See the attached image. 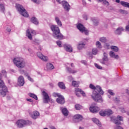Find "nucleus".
<instances>
[{
	"mask_svg": "<svg viewBox=\"0 0 129 129\" xmlns=\"http://www.w3.org/2000/svg\"><path fill=\"white\" fill-rule=\"evenodd\" d=\"M50 29L53 33L54 38H56L59 40H62L64 38L63 35L60 33V29L57 25H52L50 27Z\"/></svg>",
	"mask_w": 129,
	"mask_h": 129,
	"instance_id": "nucleus-1",
	"label": "nucleus"
},
{
	"mask_svg": "<svg viewBox=\"0 0 129 129\" xmlns=\"http://www.w3.org/2000/svg\"><path fill=\"white\" fill-rule=\"evenodd\" d=\"M13 62L18 68H24L26 65L24 59L21 57L15 58L13 59Z\"/></svg>",
	"mask_w": 129,
	"mask_h": 129,
	"instance_id": "nucleus-2",
	"label": "nucleus"
},
{
	"mask_svg": "<svg viewBox=\"0 0 129 129\" xmlns=\"http://www.w3.org/2000/svg\"><path fill=\"white\" fill-rule=\"evenodd\" d=\"M16 9H17L18 12H19L20 14H21L22 16L25 18H28V17H29V14L26 11V9H25L22 5L20 4H16Z\"/></svg>",
	"mask_w": 129,
	"mask_h": 129,
	"instance_id": "nucleus-3",
	"label": "nucleus"
},
{
	"mask_svg": "<svg viewBox=\"0 0 129 129\" xmlns=\"http://www.w3.org/2000/svg\"><path fill=\"white\" fill-rule=\"evenodd\" d=\"M0 88H2L0 92V94L3 97H5L9 91H8V88L5 86V83L3 81H0Z\"/></svg>",
	"mask_w": 129,
	"mask_h": 129,
	"instance_id": "nucleus-4",
	"label": "nucleus"
},
{
	"mask_svg": "<svg viewBox=\"0 0 129 129\" xmlns=\"http://www.w3.org/2000/svg\"><path fill=\"white\" fill-rule=\"evenodd\" d=\"M92 97L95 101L97 102H102V97L96 91L94 90L93 91V94L92 95Z\"/></svg>",
	"mask_w": 129,
	"mask_h": 129,
	"instance_id": "nucleus-5",
	"label": "nucleus"
},
{
	"mask_svg": "<svg viewBox=\"0 0 129 129\" xmlns=\"http://www.w3.org/2000/svg\"><path fill=\"white\" fill-rule=\"evenodd\" d=\"M111 120L114 121L115 124H120V121H122V117L117 116V118L115 117H110Z\"/></svg>",
	"mask_w": 129,
	"mask_h": 129,
	"instance_id": "nucleus-6",
	"label": "nucleus"
},
{
	"mask_svg": "<svg viewBox=\"0 0 129 129\" xmlns=\"http://www.w3.org/2000/svg\"><path fill=\"white\" fill-rule=\"evenodd\" d=\"M32 36H35L36 31L32 29H28L26 31V36L30 40H33V37L32 36Z\"/></svg>",
	"mask_w": 129,
	"mask_h": 129,
	"instance_id": "nucleus-7",
	"label": "nucleus"
},
{
	"mask_svg": "<svg viewBox=\"0 0 129 129\" xmlns=\"http://www.w3.org/2000/svg\"><path fill=\"white\" fill-rule=\"evenodd\" d=\"M77 29L79 30L82 33L84 32L85 35H88L89 31L88 30H86L85 27H84L83 25L81 24H79L77 25Z\"/></svg>",
	"mask_w": 129,
	"mask_h": 129,
	"instance_id": "nucleus-8",
	"label": "nucleus"
},
{
	"mask_svg": "<svg viewBox=\"0 0 129 129\" xmlns=\"http://www.w3.org/2000/svg\"><path fill=\"white\" fill-rule=\"evenodd\" d=\"M16 124L18 127H19V128L24 127V126H25V125L27 124V121L23 119L18 120L16 122Z\"/></svg>",
	"mask_w": 129,
	"mask_h": 129,
	"instance_id": "nucleus-9",
	"label": "nucleus"
},
{
	"mask_svg": "<svg viewBox=\"0 0 129 129\" xmlns=\"http://www.w3.org/2000/svg\"><path fill=\"white\" fill-rule=\"evenodd\" d=\"M42 95L44 98V103H48L50 101V97L48 93L45 92V91H42Z\"/></svg>",
	"mask_w": 129,
	"mask_h": 129,
	"instance_id": "nucleus-10",
	"label": "nucleus"
},
{
	"mask_svg": "<svg viewBox=\"0 0 129 129\" xmlns=\"http://www.w3.org/2000/svg\"><path fill=\"white\" fill-rule=\"evenodd\" d=\"M37 55L39 59H41V60L44 61V62H47L49 60L48 57L44 56L41 52H37Z\"/></svg>",
	"mask_w": 129,
	"mask_h": 129,
	"instance_id": "nucleus-11",
	"label": "nucleus"
},
{
	"mask_svg": "<svg viewBox=\"0 0 129 129\" xmlns=\"http://www.w3.org/2000/svg\"><path fill=\"white\" fill-rule=\"evenodd\" d=\"M62 5L63 9L66 11V12H69L70 10V5L68 3V2L66 1L62 2Z\"/></svg>",
	"mask_w": 129,
	"mask_h": 129,
	"instance_id": "nucleus-12",
	"label": "nucleus"
},
{
	"mask_svg": "<svg viewBox=\"0 0 129 129\" xmlns=\"http://www.w3.org/2000/svg\"><path fill=\"white\" fill-rule=\"evenodd\" d=\"M56 102L59 104H64L65 103V98L63 95H60V96L56 99Z\"/></svg>",
	"mask_w": 129,
	"mask_h": 129,
	"instance_id": "nucleus-13",
	"label": "nucleus"
},
{
	"mask_svg": "<svg viewBox=\"0 0 129 129\" xmlns=\"http://www.w3.org/2000/svg\"><path fill=\"white\" fill-rule=\"evenodd\" d=\"M25 84V81L24 80V77L21 76L18 78V85L19 86H23Z\"/></svg>",
	"mask_w": 129,
	"mask_h": 129,
	"instance_id": "nucleus-14",
	"label": "nucleus"
},
{
	"mask_svg": "<svg viewBox=\"0 0 129 129\" xmlns=\"http://www.w3.org/2000/svg\"><path fill=\"white\" fill-rule=\"evenodd\" d=\"M63 47L65 49L66 51H67V52H70V53H71V52L73 51V49L72 48V47L70 45L64 44Z\"/></svg>",
	"mask_w": 129,
	"mask_h": 129,
	"instance_id": "nucleus-15",
	"label": "nucleus"
},
{
	"mask_svg": "<svg viewBox=\"0 0 129 129\" xmlns=\"http://www.w3.org/2000/svg\"><path fill=\"white\" fill-rule=\"evenodd\" d=\"M99 108L96 106L90 107V110L91 112H93V113H96V112H98L99 111Z\"/></svg>",
	"mask_w": 129,
	"mask_h": 129,
	"instance_id": "nucleus-16",
	"label": "nucleus"
},
{
	"mask_svg": "<svg viewBox=\"0 0 129 129\" xmlns=\"http://www.w3.org/2000/svg\"><path fill=\"white\" fill-rule=\"evenodd\" d=\"M73 118L74 120H77L80 121L83 119V117H82V115L80 114H76L74 116Z\"/></svg>",
	"mask_w": 129,
	"mask_h": 129,
	"instance_id": "nucleus-17",
	"label": "nucleus"
},
{
	"mask_svg": "<svg viewBox=\"0 0 129 129\" xmlns=\"http://www.w3.org/2000/svg\"><path fill=\"white\" fill-rule=\"evenodd\" d=\"M95 90H97V91H98V93L101 94L102 95H103L104 92H103V91H102V89H101L100 86H96Z\"/></svg>",
	"mask_w": 129,
	"mask_h": 129,
	"instance_id": "nucleus-18",
	"label": "nucleus"
},
{
	"mask_svg": "<svg viewBox=\"0 0 129 129\" xmlns=\"http://www.w3.org/2000/svg\"><path fill=\"white\" fill-rule=\"evenodd\" d=\"M40 115V113L37 111H34L33 112V114L31 115V117L34 118V119H36L37 118V116H39Z\"/></svg>",
	"mask_w": 129,
	"mask_h": 129,
	"instance_id": "nucleus-19",
	"label": "nucleus"
},
{
	"mask_svg": "<svg viewBox=\"0 0 129 129\" xmlns=\"http://www.w3.org/2000/svg\"><path fill=\"white\" fill-rule=\"evenodd\" d=\"M75 92H80L81 94H82L83 96H86V94L82 90H81L80 88H76L75 89Z\"/></svg>",
	"mask_w": 129,
	"mask_h": 129,
	"instance_id": "nucleus-20",
	"label": "nucleus"
},
{
	"mask_svg": "<svg viewBox=\"0 0 129 129\" xmlns=\"http://www.w3.org/2000/svg\"><path fill=\"white\" fill-rule=\"evenodd\" d=\"M58 86L60 88V89H66V87L65 86V84L62 82H60L58 83Z\"/></svg>",
	"mask_w": 129,
	"mask_h": 129,
	"instance_id": "nucleus-21",
	"label": "nucleus"
},
{
	"mask_svg": "<svg viewBox=\"0 0 129 129\" xmlns=\"http://www.w3.org/2000/svg\"><path fill=\"white\" fill-rule=\"evenodd\" d=\"M92 120L94 123H96V124L98 125V126H101V123L100 121H99V120L96 119V118H92Z\"/></svg>",
	"mask_w": 129,
	"mask_h": 129,
	"instance_id": "nucleus-22",
	"label": "nucleus"
},
{
	"mask_svg": "<svg viewBox=\"0 0 129 129\" xmlns=\"http://www.w3.org/2000/svg\"><path fill=\"white\" fill-rule=\"evenodd\" d=\"M67 69L68 72H69V73H72V74H74V73H77V70H73L69 67H67Z\"/></svg>",
	"mask_w": 129,
	"mask_h": 129,
	"instance_id": "nucleus-23",
	"label": "nucleus"
},
{
	"mask_svg": "<svg viewBox=\"0 0 129 129\" xmlns=\"http://www.w3.org/2000/svg\"><path fill=\"white\" fill-rule=\"evenodd\" d=\"M123 29L122 28H118L115 31V33L116 35H120L121 34V32H123Z\"/></svg>",
	"mask_w": 129,
	"mask_h": 129,
	"instance_id": "nucleus-24",
	"label": "nucleus"
},
{
	"mask_svg": "<svg viewBox=\"0 0 129 129\" xmlns=\"http://www.w3.org/2000/svg\"><path fill=\"white\" fill-rule=\"evenodd\" d=\"M61 111L62 113V114H63V115H64L65 116H68V110L67 109V108H64L61 109Z\"/></svg>",
	"mask_w": 129,
	"mask_h": 129,
	"instance_id": "nucleus-25",
	"label": "nucleus"
},
{
	"mask_svg": "<svg viewBox=\"0 0 129 129\" xmlns=\"http://www.w3.org/2000/svg\"><path fill=\"white\" fill-rule=\"evenodd\" d=\"M31 21L33 24H34L35 25H38L39 24V21H38V20H37V18L36 17H32L31 19Z\"/></svg>",
	"mask_w": 129,
	"mask_h": 129,
	"instance_id": "nucleus-26",
	"label": "nucleus"
},
{
	"mask_svg": "<svg viewBox=\"0 0 129 129\" xmlns=\"http://www.w3.org/2000/svg\"><path fill=\"white\" fill-rule=\"evenodd\" d=\"M120 5L125 8H129V3L127 2H125L124 1H121L120 2Z\"/></svg>",
	"mask_w": 129,
	"mask_h": 129,
	"instance_id": "nucleus-27",
	"label": "nucleus"
},
{
	"mask_svg": "<svg viewBox=\"0 0 129 129\" xmlns=\"http://www.w3.org/2000/svg\"><path fill=\"white\" fill-rule=\"evenodd\" d=\"M55 22H56L58 26L59 27H62V22H61V21H60V19L58 17L55 18Z\"/></svg>",
	"mask_w": 129,
	"mask_h": 129,
	"instance_id": "nucleus-28",
	"label": "nucleus"
},
{
	"mask_svg": "<svg viewBox=\"0 0 129 129\" xmlns=\"http://www.w3.org/2000/svg\"><path fill=\"white\" fill-rule=\"evenodd\" d=\"M84 46H85V44L84 43H79L78 45V49L79 50H81V49H83L84 48Z\"/></svg>",
	"mask_w": 129,
	"mask_h": 129,
	"instance_id": "nucleus-29",
	"label": "nucleus"
},
{
	"mask_svg": "<svg viewBox=\"0 0 129 129\" xmlns=\"http://www.w3.org/2000/svg\"><path fill=\"white\" fill-rule=\"evenodd\" d=\"M47 69L51 70V69H54V66L51 63H47L46 65Z\"/></svg>",
	"mask_w": 129,
	"mask_h": 129,
	"instance_id": "nucleus-30",
	"label": "nucleus"
},
{
	"mask_svg": "<svg viewBox=\"0 0 129 129\" xmlns=\"http://www.w3.org/2000/svg\"><path fill=\"white\" fill-rule=\"evenodd\" d=\"M72 86L74 87H79V83L78 82H76L75 81H72Z\"/></svg>",
	"mask_w": 129,
	"mask_h": 129,
	"instance_id": "nucleus-31",
	"label": "nucleus"
},
{
	"mask_svg": "<svg viewBox=\"0 0 129 129\" xmlns=\"http://www.w3.org/2000/svg\"><path fill=\"white\" fill-rule=\"evenodd\" d=\"M29 96L30 97H32V98L35 99V100H38V97H37V95H35L34 94L30 93L29 94Z\"/></svg>",
	"mask_w": 129,
	"mask_h": 129,
	"instance_id": "nucleus-32",
	"label": "nucleus"
},
{
	"mask_svg": "<svg viewBox=\"0 0 129 129\" xmlns=\"http://www.w3.org/2000/svg\"><path fill=\"white\" fill-rule=\"evenodd\" d=\"M106 115H111L113 113V112L111 109H106Z\"/></svg>",
	"mask_w": 129,
	"mask_h": 129,
	"instance_id": "nucleus-33",
	"label": "nucleus"
},
{
	"mask_svg": "<svg viewBox=\"0 0 129 129\" xmlns=\"http://www.w3.org/2000/svg\"><path fill=\"white\" fill-rule=\"evenodd\" d=\"M110 57H112V58H117L118 57V55H115L114 54V52L112 51L110 52Z\"/></svg>",
	"mask_w": 129,
	"mask_h": 129,
	"instance_id": "nucleus-34",
	"label": "nucleus"
},
{
	"mask_svg": "<svg viewBox=\"0 0 129 129\" xmlns=\"http://www.w3.org/2000/svg\"><path fill=\"white\" fill-rule=\"evenodd\" d=\"M75 108L77 110H80L82 108V106L80 105V104H77L75 105Z\"/></svg>",
	"mask_w": 129,
	"mask_h": 129,
	"instance_id": "nucleus-35",
	"label": "nucleus"
},
{
	"mask_svg": "<svg viewBox=\"0 0 129 129\" xmlns=\"http://www.w3.org/2000/svg\"><path fill=\"white\" fill-rule=\"evenodd\" d=\"M111 50H113L114 51V52H118V47L115 46H111Z\"/></svg>",
	"mask_w": 129,
	"mask_h": 129,
	"instance_id": "nucleus-36",
	"label": "nucleus"
},
{
	"mask_svg": "<svg viewBox=\"0 0 129 129\" xmlns=\"http://www.w3.org/2000/svg\"><path fill=\"white\" fill-rule=\"evenodd\" d=\"M99 114L101 116H105V115H106V110H105V111H101L99 112Z\"/></svg>",
	"mask_w": 129,
	"mask_h": 129,
	"instance_id": "nucleus-37",
	"label": "nucleus"
},
{
	"mask_svg": "<svg viewBox=\"0 0 129 129\" xmlns=\"http://www.w3.org/2000/svg\"><path fill=\"white\" fill-rule=\"evenodd\" d=\"M100 3H102L104 4V5H106L107 6H108L109 5V3L108 2H107L106 0H99Z\"/></svg>",
	"mask_w": 129,
	"mask_h": 129,
	"instance_id": "nucleus-38",
	"label": "nucleus"
},
{
	"mask_svg": "<svg viewBox=\"0 0 129 129\" xmlns=\"http://www.w3.org/2000/svg\"><path fill=\"white\" fill-rule=\"evenodd\" d=\"M96 45L97 48L100 49L101 48V43L99 41H97L96 43Z\"/></svg>",
	"mask_w": 129,
	"mask_h": 129,
	"instance_id": "nucleus-39",
	"label": "nucleus"
},
{
	"mask_svg": "<svg viewBox=\"0 0 129 129\" xmlns=\"http://www.w3.org/2000/svg\"><path fill=\"white\" fill-rule=\"evenodd\" d=\"M89 87L91 89H92L93 90H95V89H96V87H95L92 84H90Z\"/></svg>",
	"mask_w": 129,
	"mask_h": 129,
	"instance_id": "nucleus-40",
	"label": "nucleus"
},
{
	"mask_svg": "<svg viewBox=\"0 0 129 129\" xmlns=\"http://www.w3.org/2000/svg\"><path fill=\"white\" fill-rule=\"evenodd\" d=\"M97 49L96 48H93L92 49V54H93V55H96V54H97Z\"/></svg>",
	"mask_w": 129,
	"mask_h": 129,
	"instance_id": "nucleus-41",
	"label": "nucleus"
},
{
	"mask_svg": "<svg viewBox=\"0 0 129 129\" xmlns=\"http://www.w3.org/2000/svg\"><path fill=\"white\" fill-rule=\"evenodd\" d=\"M60 93H53V96L54 97H59V96H60Z\"/></svg>",
	"mask_w": 129,
	"mask_h": 129,
	"instance_id": "nucleus-42",
	"label": "nucleus"
},
{
	"mask_svg": "<svg viewBox=\"0 0 129 129\" xmlns=\"http://www.w3.org/2000/svg\"><path fill=\"white\" fill-rule=\"evenodd\" d=\"M100 42H102V43H105L106 42V38L105 37H102L100 38Z\"/></svg>",
	"mask_w": 129,
	"mask_h": 129,
	"instance_id": "nucleus-43",
	"label": "nucleus"
},
{
	"mask_svg": "<svg viewBox=\"0 0 129 129\" xmlns=\"http://www.w3.org/2000/svg\"><path fill=\"white\" fill-rule=\"evenodd\" d=\"M0 10L2 11V12L5 11V6L3 4H0Z\"/></svg>",
	"mask_w": 129,
	"mask_h": 129,
	"instance_id": "nucleus-44",
	"label": "nucleus"
},
{
	"mask_svg": "<svg viewBox=\"0 0 129 129\" xmlns=\"http://www.w3.org/2000/svg\"><path fill=\"white\" fill-rule=\"evenodd\" d=\"M56 44L58 45V47H62V42H61V41H56Z\"/></svg>",
	"mask_w": 129,
	"mask_h": 129,
	"instance_id": "nucleus-45",
	"label": "nucleus"
},
{
	"mask_svg": "<svg viewBox=\"0 0 129 129\" xmlns=\"http://www.w3.org/2000/svg\"><path fill=\"white\" fill-rule=\"evenodd\" d=\"M95 66L96 68H97V69H102V67L99 65H98V64L97 63H95Z\"/></svg>",
	"mask_w": 129,
	"mask_h": 129,
	"instance_id": "nucleus-46",
	"label": "nucleus"
},
{
	"mask_svg": "<svg viewBox=\"0 0 129 129\" xmlns=\"http://www.w3.org/2000/svg\"><path fill=\"white\" fill-rule=\"evenodd\" d=\"M108 92L109 94H110V95H114V93H113L111 90H109Z\"/></svg>",
	"mask_w": 129,
	"mask_h": 129,
	"instance_id": "nucleus-47",
	"label": "nucleus"
},
{
	"mask_svg": "<svg viewBox=\"0 0 129 129\" xmlns=\"http://www.w3.org/2000/svg\"><path fill=\"white\" fill-rule=\"evenodd\" d=\"M93 23H94L95 26H97V24H98V21H97V20L94 19L93 20Z\"/></svg>",
	"mask_w": 129,
	"mask_h": 129,
	"instance_id": "nucleus-48",
	"label": "nucleus"
},
{
	"mask_svg": "<svg viewBox=\"0 0 129 129\" xmlns=\"http://www.w3.org/2000/svg\"><path fill=\"white\" fill-rule=\"evenodd\" d=\"M103 60L104 61H108V58H107V56H104V57L103 58Z\"/></svg>",
	"mask_w": 129,
	"mask_h": 129,
	"instance_id": "nucleus-49",
	"label": "nucleus"
},
{
	"mask_svg": "<svg viewBox=\"0 0 129 129\" xmlns=\"http://www.w3.org/2000/svg\"><path fill=\"white\" fill-rule=\"evenodd\" d=\"M81 63L84 64V65H87V61L85 60H82Z\"/></svg>",
	"mask_w": 129,
	"mask_h": 129,
	"instance_id": "nucleus-50",
	"label": "nucleus"
},
{
	"mask_svg": "<svg viewBox=\"0 0 129 129\" xmlns=\"http://www.w3.org/2000/svg\"><path fill=\"white\" fill-rule=\"evenodd\" d=\"M115 129H123V128L120 126H116V127H115Z\"/></svg>",
	"mask_w": 129,
	"mask_h": 129,
	"instance_id": "nucleus-51",
	"label": "nucleus"
},
{
	"mask_svg": "<svg viewBox=\"0 0 129 129\" xmlns=\"http://www.w3.org/2000/svg\"><path fill=\"white\" fill-rule=\"evenodd\" d=\"M28 79L30 81H31V82H33V79H32V78H31V77L28 76Z\"/></svg>",
	"mask_w": 129,
	"mask_h": 129,
	"instance_id": "nucleus-52",
	"label": "nucleus"
},
{
	"mask_svg": "<svg viewBox=\"0 0 129 129\" xmlns=\"http://www.w3.org/2000/svg\"><path fill=\"white\" fill-rule=\"evenodd\" d=\"M32 2H33V3H35V4H39V2L37 0H31Z\"/></svg>",
	"mask_w": 129,
	"mask_h": 129,
	"instance_id": "nucleus-53",
	"label": "nucleus"
},
{
	"mask_svg": "<svg viewBox=\"0 0 129 129\" xmlns=\"http://www.w3.org/2000/svg\"><path fill=\"white\" fill-rule=\"evenodd\" d=\"M121 13H122V14H127V12L126 11H124V10H122V11H121Z\"/></svg>",
	"mask_w": 129,
	"mask_h": 129,
	"instance_id": "nucleus-54",
	"label": "nucleus"
},
{
	"mask_svg": "<svg viewBox=\"0 0 129 129\" xmlns=\"http://www.w3.org/2000/svg\"><path fill=\"white\" fill-rule=\"evenodd\" d=\"M82 2H83V5L84 6H86V2H85L84 0H82Z\"/></svg>",
	"mask_w": 129,
	"mask_h": 129,
	"instance_id": "nucleus-55",
	"label": "nucleus"
},
{
	"mask_svg": "<svg viewBox=\"0 0 129 129\" xmlns=\"http://www.w3.org/2000/svg\"><path fill=\"white\" fill-rule=\"evenodd\" d=\"M27 101H29V102H33V100L31 99H27Z\"/></svg>",
	"mask_w": 129,
	"mask_h": 129,
	"instance_id": "nucleus-56",
	"label": "nucleus"
},
{
	"mask_svg": "<svg viewBox=\"0 0 129 129\" xmlns=\"http://www.w3.org/2000/svg\"><path fill=\"white\" fill-rule=\"evenodd\" d=\"M2 73L4 74H7V72H6L5 70H2Z\"/></svg>",
	"mask_w": 129,
	"mask_h": 129,
	"instance_id": "nucleus-57",
	"label": "nucleus"
},
{
	"mask_svg": "<svg viewBox=\"0 0 129 129\" xmlns=\"http://www.w3.org/2000/svg\"><path fill=\"white\" fill-rule=\"evenodd\" d=\"M84 19H85V20H87V16L84 15Z\"/></svg>",
	"mask_w": 129,
	"mask_h": 129,
	"instance_id": "nucleus-58",
	"label": "nucleus"
},
{
	"mask_svg": "<svg viewBox=\"0 0 129 129\" xmlns=\"http://www.w3.org/2000/svg\"><path fill=\"white\" fill-rule=\"evenodd\" d=\"M104 57H107V54L105 52L104 53Z\"/></svg>",
	"mask_w": 129,
	"mask_h": 129,
	"instance_id": "nucleus-59",
	"label": "nucleus"
},
{
	"mask_svg": "<svg viewBox=\"0 0 129 129\" xmlns=\"http://www.w3.org/2000/svg\"><path fill=\"white\" fill-rule=\"evenodd\" d=\"M3 77V76H2V74H0V81H2L3 80H2V78Z\"/></svg>",
	"mask_w": 129,
	"mask_h": 129,
	"instance_id": "nucleus-60",
	"label": "nucleus"
},
{
	"mask_svg": "<svg viewBox=\"0 0 129 129\" xmlns=\"http://www.w3.org/2000/svg\"><path fill=\"white\" fill-rule=\"evenodd\" d=\"M56 1L57 2V3H58V4H61V1H60V0H56Z\"/></svg>",
	"mask_w": 129,
	"mask_h": 129,
	"instance_id": "nucleus-61",
	"label": "nucleus"
},
{
	"mask_svg": "<svg viewBox=\"0 0 129 129\" xmlns=\"http://www.w3.org/2000/svg\"><path fill=\"white\" fill-rule=\"evenodd\" d=\"M7 31L8 32H11V29H10V28H7Z\"/></svg>",
	"mask_w": 129,
	"mask_h": 129,
	"instance_id": "nucleus-62",
	"label": "nucleus"
},
{
	"mask_svg": "<svg viewBox=\"0 0 129 129\" xmlns=\"http://www.w3.org/2000/svg\"><path fill=\"white\" fill-rule=\"evenodd\" d=\"M116 3H117L118 4H119V3H120V1H119V0H116Z\"/></svg>",
	"mask_w": 129,
	"mask_h": 129,
	"instance_id": "nucleus-63",
	"label": "nucleus"
},
{
	"mask_svg": "<svg viewBox=\"0 0 129 129\" xmlns=\"http://www.w3.org/2000/svg\"><path fill=\"white\" fill-rule=\"evenodd\" d=\"M50 129H56V128H55V127H54V126H51L50 127Z\"/></svg>",
	"mask_w": 129,
	"mask_h": 129,
	"instance_id": "nucleus-64",
	"label": "nucleus"
}]
</instances>
